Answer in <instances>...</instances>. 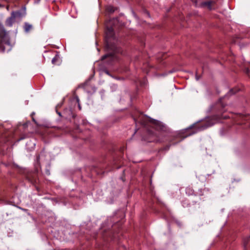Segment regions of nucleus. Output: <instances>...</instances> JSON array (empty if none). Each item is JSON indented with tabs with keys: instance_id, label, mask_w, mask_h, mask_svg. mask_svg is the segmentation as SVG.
Returning a JSON list of instances; mask_svg holds the SVG:
<instances>
[{
	"instance_id": "20e7f679",
	"label": "nucleus",
	"mask_w": 250,
	"mask_h": 250,
	"mask_svg": "<svg viewBox=\"0 0 250 250\" xmlns=\"http://www.w3.org/2000/svg\"><path fill=\"white\" fill-rule=\"evenodd\" d=\"M192 2L194 3L196 7H207L209 10H211L212 6L214 4L215 1L214 0H211L207 1L202 2L198 4L196 0H192Z\"/></svg>"
},
{
	"instance_id": "ddd939ff",
	"label": "nucleus",
	"mask_w": 250,
	"mask_h": 250,
	"mask_svg": "<svg viewBox=\"0 0 250 250\" xmlns=\"http://www.w3.org/2000/svg\"><path fill=\"white\" fill-rule=\"evenodd\" d=\"M55 61H56V59H55V58H53V59L52 60V62L53 63H55Z\"/></svg>"
},
{
	"instance_id": "a211bd4d",
	"label": "nucleus",
	"mask_w": 250,
	"mask_h": 250,
	"mask_svg": "<svg viewBox=\"0 0 250 250\" xmlns=\"http://www.w3.org/2000/svg\"><path fill=\"white\" fill-rule=\"evenodd\" d=\"M39 159V156L37 158V160H38Z\"/></svg>"
},
{
	"instance_id": "f03ea898",
	"label": "nucleus",
	"mask_w": 250,
	"mask_h": 250,
	"mask_svg": "<svg viewBox=\"0 0 250 250\" xmlns=\"http://www.w3.org/2000/svg\"><path fill=\"white\" fill-rule=\"evenodd\" d=\"M134 120L136 124L140 123L145 127L150 125L156 130L160 131H165L167 129L166 126L161 122L142 114L138 118L134 117Z\"/></svg>"
},
{
	"instance_id": "f257e3e1",
	"label": "nucleus",
	"mask_w": 250,
	"mask_h": 250,
	"mask_svg": "<svg viewBox=\"0 0 250 250\" xmlns=\"http://www.w3.org/2000/svg\"><path fill=\"white\" fill-rule=\"evenodd\" d=\"M112 41H116L113 28L112 27L107 26L105 31V42L107 47L111 50L113 53L104 55L102 57V60L107 58H109L111 60H112L115 57L114 54L120 52L117 47L114 44V42H112Z\"/></svg>"
},
{
	"instance_id": "6e6552de",
	"label": "nucleus",
	"mask_w": 250,
	"mask_h": 250,
	"mask_svg": "<svg viewBox=\"0 0 250 250\" xmlns=\"http://www.w3.org/2000/svg\"><path fill=\"white\" fill-rule=\"evenodd\" d=\"M16 19L14 18V14H11V16L8 17L5 21V25L8 27H12L15 22Z\"/></svg>"
},
{
	"instance_id": "1a4fd4ad",
	"label": "nucleus",
	"mask_w": 250,
	"mask_h": 250,
	"mask_svg": "<svg viewBox=\"0 0 250 250\" xmlns=\"http://www.w3.org/2000/svg\"><path fill=\"white\" fill-rule=\"evenodd\" d=\"M24 31L25 33H29L33 29V25L27 22L24 23L23 26Z\"/></svg>"
},
{
	"instance_id": "9b49d317",
	"label": "nucleus",
	"mask_w": 250,
	"mask_h": 250,
	"mask_svg": "<svg viewBox=\"0 0 250 250\" xmlns=\"http://www.w3.org/2000/svg\"><path fill=\"white\" fill-rule=\"evenodd\" d=\"M107 10L110 12V13H113L115 11V9H114V8L112 6H109L107 8Z\"/></svg>"
},
{
	"instance_id": "f3484780",
	"label": "nucleus",
	"mask_w": 250,
	"mask_h": 250,
	"mask_svg": "<svg viewBox=\"0 0 250 250\" xmlns=\"http://www.w3.org/2000/svg\"><path fill=\"white\" fill-rule=\"evenodd\" d=\"M105 73H106L107 74L109 75V73H108V72L107 71H105Z\"/></svg>"
},
{
	"instance_id": "9d476101",
	"label": "nucleus",
	"mask_w": 250,
	"mask_h": 250,
	"mask_svg": "<svg viewBox=\"0 0 250 250\" xmlns=\"http://www.w3.org/2000/svg\"><path fill=\"white\" fill-rule=\"evenodd\" d=\"M250 245V237L246 238L244 241V245L245 249L247 248V245Z\"/></svg>"
},
{
	"instance_id": "f8f14e48",
	"label": "nucleus",
	"mask_w": 250,
	"mask_h": 250,
	"mask_svg": "<svg viewBox=\"0 0 250 250\" xmlns=\"http://www.w3.org/2000/svg\"><path fill=\"white\" fill-rule=\"evenodd\" d=\"M236 92V91H234V90L233 89H231L229 91V92L228 94L229 95H232V94H234Z\"/></svg>"
},
{
	"instance_id": "dca6fc26",
	"label": "nucleus",
	"mask_w": 250,
	"mask_h": 250,
	"mask_svg": "<svg viewBox=\"0 0 250 250\" xmlns=\"http://www.w3.org/2000/svg\"><path fill=\"white\" fill-rule=\"evenodd\" d=\"M35 114V113L34 112H33L32 114H31V116H33V115H34Z\"/></svg>"
},
{
	"instance_id": "0eeeda50",
	"label": "nucleus",
	"mask_w": 250,
	"mask_h": 250,
	"mask_svg": "<svg viewBox=\"0 0 250 250\" xmlns=\"http://www.w3.org/2000/svg\"><path fill=\"white\" fill-rule=\"evenodd\" d=\"M26 178L30 182L33 184L37 183L38 180L37 173L35 172L28 174L26 176Z\"/></svg>"
},
{
	"instance_id": "2eb2a0df",
	"label": "nucleus",
	"mask_w": 250,
	"mask_h": 250,
	"mask_svg": "<svg viewBox=\"0 0 250 250\" xmlns=\"http://www.w3.org/2000/svg\"><path fill=\"white\" fill-rule=\"evenodd\" d=\"M32 120H33L35 123H36V121H35V119H34L33 117H32Z\"/></svg>"
},
{
	"instance_id": "7ed1b4c3",
	"label": "nucleus",
	"mask_w": 250,
	"mask_h": 250,
	"mask_svg": "<svg viewBox=\"0 0 250 250\" xmlns=\"http://www.w3.org/2000/svg\"><path fill=\"white\" fill-rule=\"evenodd\" d=\"M0 42L5 44L10 45V38L3 25L0 22Z\"/></svg>"
},
{
	"instance_id": "4468645a",
	"label": "nucleus",
	"mask_w": 250,
	"mask_h": 250,
	"mask_svg": "<svg viewBox=\"0 0 250 250\" xmlns=\"http://www.w3.org/2000/svg\"><path fill=\"white\" fill-rule=\"evenodd\" d=\"M57 112V114L60 116H61V114L60 112Z\"/></svg>"
},
{
	"instance_id": "39448f33",
	"label": "nucleus",
	"mask_w": 250,
	"mask_h": 250,
	"mask_svg": "<svg viewBox=\"0 0 250 250\" xmlns=\"http://www.w3.org/2000/svg\"><path fill=\"white\" fill-rule=\"evenodd\" d=\"M209 120H208L207 123H206L205 124L202 125L201 126H198V127H197V125H196L195 124L192 125L189 128L191 129V128H193L194 127L197 128V131H194L191 133H189V135H190L191 134H193L196 133L197 131L203 130L209 126H212L214 123L213 122H210Z\"/></svg>"
},
{
	"instance_id": "423d86ee",
	"label": "nucleus",
	"mask_w": 250,
	"mask_h": 250,
	"mask_svg": "<svg viewBox=\"0 0 250 250\" xmlns=\"http://www.w3.org/2000/svg\"><path fill=\"white\" fill-rule=\"evenodd\" d=\"M11 13L12 14H14V18L16 19L21 20L26 15L25 7H24L18 11H13Z\"/></svg>"
}]
</instances>
